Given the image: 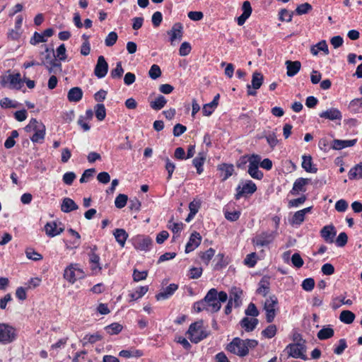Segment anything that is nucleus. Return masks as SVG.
Listing matches in <instances>:
<instances>
[{"label":"nucleus","instance_id":"f257e3e1","mask_svg":"<svg viewBox=\"0 0 362 362\" xmlns=\"http://www.w3.org/2000/svg\"><path fill=\"white\" fill-rule=\"evenodd\" d=\"M296 343L289 344L285 349V351L288 353V356L295 358H302L303 360H307L308 357L305 354L306 352V348L305 346V340L300 338V335L298 334L293 339Z\"/></svg>","mask_w":362,"mask_h":362},{"label":"nucleus","instance_id":"f03ea898","mask_svg":"<svg viewBox=\"0 0 362 362\" xmlns=\"http://www.w3.org/2000/svg\"><path fill=\"white\" fill-rule=\"evenodd\" d=\"M187 333L189 335V339L192 343L197 344L200 341L206 338L210 332L204 327L202 320L195 322L190 325Z\"/></svg>","mask_w":362,"mask_h":362},{"label":"nucleus","instance_id":"7ed1b4c3","mask_svg":"<svg viewBox=\"0 0 362 362\" xmlns=\"http://www.w3.org/2000/svg\"><path fill=\"white\" fill-rule=\"evenodd\" d=\"M16 329L7 323H0V344H8L16 340Z\"/></svg>","mask_w":362,"mask_h":362},{"label":"nucleus","instance_id":"20e7f679","mask_svg":"<svg viewBox=\"0 0 362 362\" xmlns=\"http://www.w3.org/2000/svg\"><path fill=\"white\" fill-rule=\"evenodd\" d=\"M85 276V273L78 264H71L68 266L64 273L66 280L74 284L76 280L81 279Z\"/></svg>","mask_w":362,"mask_h":362},{"label":"nucleus","instance_id":"39448f33","mask_svg":"<svg viewBox=\"0 0 362 362\" xmlns=\"http://www.w3.org/2000/svg\"><path fill=\"white\" fill-rule=\"evenodd\" d=\"M0 83L3 87L19 90L21 88L23 79L21 78L19 73L15 74H9L1 76Z\"/></svg>","mask_w":362,"mask_h":362},{"label":"nucleus","instance_id":"423d86ee","mask_svg":"<svg viewBox=\"0 0 362 362\" xmlns=\"http://www.w3.org/2000/svg\"><path fill=\"white\" fill-rule=\"evenodd\" d=\"M226 349L241 357L248 354V349H247L245 342L243 339L238 337L234 338L232 341L228 344Z\"/></svg>","mask_w":362,"mask_h":362},{"label":"nucleus","instance_id":"0eeeda50","mask_svg":"<svg viewBox=\"0 0 362 362\" xmlns=\"http://www.w3.org/2000/svg\"><path fill=\"white\" fill-rule=\"evenodd\" d=\"M260 160V156L257 154L251 155L247 159L249 162L248 173L252 178L257 180H261L263 177V173L259 170Z\"/></svg>","mask_w":362,"mask_h":362},{"label":"nucleus","instance_id":"6e6552de","mask_svg":"<svg viewBox=\"0 0 362 362\" xmlns=\"http://www.w3.org/2000/svg\"><path fill=\"white\" fill-rule=\"evenodd\" d=\"M217 294L218 291L216 288H211L204 298L206 305L209 308V312H218L221 308L220 301L217 300Z\"/></svg>","mask_w":362,"mask_h":362},{"label":"nucleus","instance_id":"1a4fd4ad","mask_svg":"<svg viewBox=\"0 0 362 362\" xmlns=\"http://www.w3.org/2000/svg\"><path fill=\"white\" fill-rule=\"evenodd\" d=\"M278 304L277 298L273 295L266 299L264 309L266 311V320L267 322H272L276 316V306Z\"/></svg>","mask_w":362,"mask_h":362},{"label":"nucleus","instance_id":"9d476101","mask_svg":"<svg viewBox=\"0 0 362 362\" xmlns=\"http://www.w3.org/2000/svg\"><path fill=\"white\" fill-rule=\"evenodd\" d=\"M275 238V232H262L252 239V243L255 246H267L272 243Z\"/></svg>","mask_w":362,"mask_h":362},{"label":"nucleus","instance_id":"9b49d317","mask_svg":"<svg viewBox=\"0 0 362 362\" xmlns=\"http://www.w3.org/2000/svg\"><path fill=\"white\" fill-rule=\"evenodd\" d=\"M257 190L256 185L251 180L246 181L243 185H238L236 188V194L235 197L240 199V197L247 194H252Z\"/></svg>","mask_w":362,"mask_h":362},{"label":"nucleus","instance_id":"f8f14e48","mask_svg":"<svg viewBox=\"0 0 362 362\" xmlns=\"http://www.w3.org/2000/svg\"><path fill=\"white\" fill-rule=\"evenodd\" d=\"M168 35H170V41L171 45H175L177 42H180L182 39V25L180 23H175L172 28L168 31Z\"/></svg>","mask_w":362,"mask_h":362},{"label":"nucleus","instance_id":"ddd939ff","mask_svg":"<svg viewBox=\"0 0 362 362\" xmlns=\"http://www.w3.org/2000/svg\"><path fill=\"white\" fill-rule=\"evenodd\" d=\"M108 71V64L103 56H99L94 69V74L98 78L105 77Z\"/></svg>","mask_w":362,"mask_h":362},{"label":"nucleus","instance_id":"4468645a","mask_svg":"<svg viewBox=\"0 0 362 362\" xmlns=\"http://www.w3.org/2000/svg\"><path fill=\"white\" fill-rule=\"evenodd\" d=\"M242 11L243 13L237 18L238 25H243L246 20L251 16L252 8L249 1H245L243 3Z\"/></svg>","mask_w":362,"mask_h":362},{"label":"nucleus","instance_id":"2eb2a0df","mask_svg":"<svg viewBox=\"0 0 362 362\" xmlns=\"http://www.w3.org/2000/svg\"><path fill=\"white\" fill-rule=\"evenodd\" d=\"M152 240L148 237L138 236L134 240V247L141 251H147L150 249Z\"/></svg>","mask_w":362,"mask_h":362},{"label":"nucleus","instance_id":"dca6fc26","mask_svg":"<svg viewBox=\"0 0 362 362\" xmlns=\"http://www.w3.org/2000/svg\"><path fill=\"white\" fill-rule=\"evenodd\" d=\"M321 118L327 119L329 120H341L342 115L339 110L335 107H332L319 114Z\"/></svg>","mask_w":362,"mask_h":362},{"label":"nucleus","instance_id":"f3484780","mask_svg":"<svg viewBox=\"0 0 362 362\" xmlns=\"http://www.w3.org/2000/svg\"><path fill=\"white\" fill-rule=\"evenodd\" d=\"M202 237L197 232L191 234L189 240L185 247V252L189 253L197 248L201 243Z\"/></svg>","mask_w":362,"mask_h":362},{"label":"nucleus","instance_id":"a211bd4d","mask_svg":"<svg viewBox=\"0 0 362 362\" xmlns=\"http://www.w3.org/2000/svg\"><path fill=\"white\" fill-rule=\"evenodd\" d=\"M337 231L332 225H327L324 226L320 230L322 238L329 243H333L334 237L336 235Z\"/></svg>","mask_w":362,"mask_h":362},{"label":"nucleus","instance_id":"6ab92c4d","mask_svg":"<svg viewBox=\"0 0 362 362\" xmlns=\"http://www.w3.org/2000/svg\"><path fill=\"white\" fill-rule=\"evenodd\" d=\"M310 179L308 178L300 177L297 179L293 183L291 194L296 195L299 192H305V186L310 182Z\"/></svg>","mask_w":362,"mask_h":362},{"label":"nucleus","instance_id":"aec40b11","mask_svg":"<svg viewBox=\"0 0 362 362\" xmlns=\"http://www.w3.org/2000/svg\"><path fill=\"white\" fill-rule=\"evenodd\" d=\"M286 66V74L288 77H293L296 75L301 68V63L299 61L287 60L285 62Z\"/></svg>","mask_w":362,"mask_h":362},{"label":"nucleus","instance_id":"412c9836","mask_svg":"<svg viewBox=\"0 0 362 362\" xmlns=\"http://www.w3.org/2000/svg\"><path fill=\"white\" fill-rule=\"evenodd\" d=\"M45 230L48 236L54 237L61 234L64 231V228L62 227L58 228L57 223L52 221L46 223L45 226Z\"/></svg>","mask_w":362,"mask_h":362},{"label":"nucleus","instance_id":"4be33fe9","mask_svg":"<svg viewBox=\"0 0 362 362\" xmlns=\"http://www.w3.org/2000/svg\"><path fill=\"white\" fill-rule=\"evenodd\" d=\"M178 288V285L176 284H170L163 291H160L156 296L158 300H165L170 298Z\"/></svg>","mask_w":362,"mask_h":362},{"label":"nucleus","instance_id":"5701e85b","mask_svg":"<svg viewBox=\"0 0 362 362\" xmlns=\"http://www.w3.org/2000/svg\"><path fill=\"white\" fill-rule=\"evenodd\" d=\"M357 142V139L351 140H339L334 139L332 144V148L334 150H341L346 147L354 146Z\"/></svg>","mask_w":362,"mask_h":362},{"label":"nucleus","instance_id":"b1692460","mask_svg":"<svg viewBox=\"0 0 362 362\" xmlns=\"http://www.w3.org/2000/svg\"><path fill=\"white\" fill-rule=\"evenodd\" d=\"M90 252L88 253L89 262L91 264V269L95 271L98 269V271L101 270V267L100 266V257L95 252L97 250V247L94 245L90 248Z\"/></svg>","mask_w":362,"mask_h":362},{"label":"nucleus","instance_id":"393cba45","mask_svg":"<svg viewBox=\"0 0 362 362\" xmlns=\"http://www.w3.org/2000/svg\"><path fill=\"white\" fill-rule=\"evenodd\" d=\"M311 211V207H307V208H305L302 210H300V211H296L291 220L290 221L292 225H300L301 224L304 219H305V216L306 214L309 213L310 211Z\"/></svg>","mask_w":362,"mask_h":362},{"label":"nucleus","instance_id":"a878e982","mask_svg":"<svg viewBox=\"0 0 362 362\" xmlns=\"http://www.w3.org/2000/svg\"><path fill=\"white\" fill-rule=\"evenodd\" d=\"M78 209V206L75 203V202L69 197H65L62 199V202L61 204V210L64 213H69L72 211L77 210Z\"/></svg>","mask_w":362,"mask_h":362},{"label":"nucleus","instance_id":"bb28decb","mask_svg":"<svg viewBox=\"0 0 362 362\" xmlns=\"http://www.w3.org/2000/svg\"><path fill=\"white\" fill-rule=\"evenodd\" d=\"M243 295V291L240 288L233 287L230 291V299L231 303H234L235 307L240 305L242 300L241 296Z\"/></svg>","mask_w":362,"mask_h":362},{"label":"nucleus","instance_id":"cd10ccee","mask_svg":"<svg viewBox=\"0 0 362 362\" xmlns=\"http://www.w3.org/2000/svg\"><path fill=\"white\" fill-rule=\"evenodd\" d=\"M259 322L257 318H248L245 317L240 321V325L246 332H252L255 329Z\"/></svg>","mask_w":362,"mask_h":362},{"label":"nucleus","instance_id":"c85d7f7f","mask_svg":"<svg viewBox=\"0 0 362 362\" xmlns=\"http://www.w3.org/2000/svg\"><path fill=\"white\" fill-rule=\"evenodd\" d=\"M218 170L221 172V176L223 181L226 180L234 172V168L232 164H221L218 166Z\"/></svg>","mask_w":362,"mask_h":362},{"label":"nucleus","instance_id":"c756f323","mask_svg":"<svg viewBox=\"0 0 362 362\" xmlns=\"http://www.w3.org/2000/svg\"><path fill=\"white\" fill-rule=\"evenodd\" d=\"M40 64L44 66L48 64L49 61H52L56 59L54 50L49 49L46 45H45V51L40 52Z\"/></svg>","mask_w":362,"mask_h":362},{"label":"nucleus","instance_id":"7c9ffc66","mask_svg":"<svg viewBox=\"0 0 362 362\" xmlns=\"http://www.w3.org/2000/svg\"><path fill=\"white\" fill-rule=\"evenodd\" d=\"M113 235L115 236L116 241L122 247L124 246L126 240L129 237L128 233L122 228L115 229L113 232Z\"/></svg>","mask_w":362,"mask_h":362},{"label":"nucleus","instance_id":"2f4dec72","mask_svg":"<svg viewBox=\"0 0 362 362\" xmlns=\"http://www.w3.org/2000/svg\"><path fill=\"white\" fill-rule=\"evenodd\" d=\"M205 160H206V153L204 152H199L198 153V155L192 160L193 165L196 168L197 173L199 175L204 170L202 166H203Z\"/></svg>","mask_w":362,"mask_h":362},{"label":"nucleus","instance_id":"473e14b6","mask_svg":"<svg viewBox=\"0 0 362 362\" xmlns=\"http://www.w3.org/2000/svg\"><path fill=\"white\" fill-rule=\"evenodd\" d=\"M35 134L31 137V141L34 143H38L44 139L45 134V127L40 122L35 129Z\"/></svg>","mask_w":362,"mask_h":362},{"label":"nucleus","instance_id":"72a5a7b5","mask_svg":"<svg viewBox=\"0 0 362 362\" xmlns=\"http://www.w3.org/2000/svg\"><path fill=\"white\" fill-rule=\"evenodd\" d=\"M49 74H58L62 71V64L57 59L49 61L48 64L45 65Z\"/></svg>","mask_w":362,"mask_h":362},{"label":"nucleus","instance_id":"f704fd0d","mask_svg":"<svg viewBox=\"0 0 362 362\" xmlns=\"http://www.w3.org/2000/svg\"><path fill=\"white\" fill-rule=\"evenodd\" d=\"M83 97V91L78 87L71 88L67 94V98L70 102H78Z\"/></svg>","mask_w":362,"mask_h":362},{"label":"nucleus","instance_id":"c9c22d12","mask_svg":"<svg viewBox=\"0 0 362 362\" xmlns=\"http://www.w3.org/2000/svg\"><path fill=\"white\" fill-rule=\"evenodd\" d=\"M319 51H322L326 55L329 54L328 46L325 40L319 42L310 48V52L315 56L318 54Z\"/></svg>","mask_w":362,"mask_h":362},{"label":"nucleus","instance_id":"e433bc0d","mask_svg":"<svg viewBox=\"0 0 362 362\" xmlns=\"http://www.w3.org/2000/svg\"><path fill=\"white\" fill-rule=\"evenodd\" d=\"M348 175L350 180L362 179V162L351 168Z\"/></svg>","mask_w":362,"mask_h":362},{"label":"nucleus","instance_id":"4c0bfd02","mask_svg":"<svg viewBox=\"0 0 362 362\" xmlns=\"http://www.w3.org/2000/svg\"><path fill=\"white\" fill-rule=\"evenodd\" d=\"M167 103V100L163 95H160L155 100L150 103V107L154 110L162 109Z\"/></svg>","mask_w":362,"mask_h":362},{"label":"nucleus","instance_id":"58836bf2","mask_svg":"<svg viewBox=\"0 0 362 362\" xmlns=\"http://www.w3.org/2000/svg\"><path fill=\"white\" fill-rule=\"evenodd\" d=\"M269 292V281L263 278L259 283V287L257 290V293L262 296L265 297Z\"/></svg>","mask_w":362,"mask_h":362},{"label":"nucleus","instance_id":"ea45409f","mask_svg":"<svg viewBox=\"0 0 362 362\" xmlns=\"http://www.w3.org/2000/svg\"><path fill=\"white\" fill-rule=\"evenodd\" d=\"M263 80V75L259 72L255 71L252 74V84L250 86L253 89L257 90L262 85Z\"/></svg>","mask_w":362,"mask_h":362},{"label":"nucleus","instance_id":"a19ab883","mask_svg":"<svg viewBox=\"0 0 362 362\" xmlns=\"http://www.w3.org/2000/svg\"><path fill=\"white\" fill-rule=\"evenodd\" d=\"M302 168L308 173H316L317 168L312 167V158L310 156H303Z\"/></svg>","mask_w":362,"mask_h":362},{"label":"nucleus","instance_id":"79ce46f5","mask_svg":"<svg viewBox=\"0 0 362 362\" xmlns=\"http://www.w3.org/2000/svg\"><path fill=\"white\" fill-rule=\"evenodd\" d=\"M355 319V315L350 310H343L339 315V320L346 324H351Z\"/></svg>","mask_w":362,"mask_h":362},{"label":"nucleus","instance_id":"37998d69","mask_svg":"<svg viewBox=\"0 0 362 362\" xmlns=\"http://www.w3.org/2000/svg\"><path fill=\"white\" fill-rule=\"evenodd\" d=\"M334 329L331 327H323L317 332V338L320 340L329 339L334 336Z\"/></svg>","mask_w":362,"mask_h":362},{"label":"nucleus","instance_id":"c03bdc74","mask_svg":"<svg viewBox=\"0 0 362 362\" xmlns=\"http://www.w3.org/2000/svg\"><path fill=\"white\" fill-rule=\"evenodd\" d=\"M102 337L98 333L93 334H86L82 339L83 345L86 346L87 344H94L98 341L101 340Z\"/></svg>","mask_w":362,"mask_h":362},{"label":"nucleus","instance_id":"a18cd8bd","mask_svg":"<svg viewBox=\"0 0 362 362\" xmlns=\"http://www.w3.org/2000/svg\"><path fill=\"white\" fill-rule=\"evenodd\" d=\"M95 117L99 121H103L106 116V110L105 105L98 103L95 106Z\"/></svg>","mask_w":362,"mask_h":362},{"label":"nucleus","instance_id":"49530a36","mask_svg":"<svg viewBox=\"0 0 362 362\" xmlns=\"http://www.w3.org/2000/svg\"><path fill=\"white\" fill-rule=\"evenodd\" d=\"M276 326L274 325H270L262 332V334L265 338L272 339L276 335Z\"/></svg>","mask_w":362,"mask_h":362},{"label":"nucleus","instance_id":"de8ad7c7","mask_svg":"<svg viewBox=\"0 0 362 362\" xmlns=\"http://www.w3.org/2000/svg\"><path fill=\"white\" fill-rule=\"evenodd\" d=\"M215 250L213 248H209L204 252H202L200 254V257L203 262L208 265L210 260L212 259V257L214 256Z\"/></svg>","mask_w":362,"mask_h":362},{"label":"nucleus","instance_id":"09e8293b","mask_svg":"<svg viewBox=\"0 0 362 362\" xmlns=\"http://www.w3.org/2000/svg\"><path fill=\"white\" fill-rule=\"evenodd\" d=\"M128 197L124 194H119L115 200V206L118 209H122L127 204Z\"/></svg>","mask_w":362,"mask_h":362},{"label":"nucleus","instance_id":"8fccbe9b","mask_svg":"<svg viewBox=\"0 0 362 362\" xmlns=\"http://www.w3.org/2000/svg\"><path fill=\"white\" fill-rule=\"evenodd\" d=\"M124 73V69L122 66V62H119L116 64V67L110 72V76L112 78H120Z\"/></svg>","mask_w":362,"mask_h":362},{"label":"nucleus","instance_id":"3c124183","mask_svg":"<svg viewBox=\"0 0 362 362\" xmlns=\"http://www.w3.org/2000/svg\"><path fill=\"white\" fill-rule=\"evenodd\" d=\"M148 290V286H141L134 293L130 294L132 300H137L144 296Z\"/></svg>","mask_w":362,"mask_h":362},{"label":"nucleus","instance_id":"603ef678","mask_svg":"<svg viewBox=\"0 0 362 362\" xmlns=\"http://www.w3.org/2000/svg\"><path fill=\"white\" fill-rule=\"evenodd\" d=\"M105 329L110 334H117L122 331V326L119 323H112L106 326Z\"/></svg>","mask_w":362,"mask_h":362},{"label":"nucleus","instance_id":"864d4df0","mask_svg":"<svg viewBox=\"0 0 362 362\" xmlns=\"http://www.w3.org/2000/svg\"><path fill=\"white\" fill-rule=\"evenodd\" d=\"M0 106L2 108H16L18 107V103L8 98H4L0 100Z\"/></svg>","mask_w":362,"mask_h":362},{"label":"nucleus","instance_id":"5fc2aeb1","mask_svg":"<svg viewBox=\"0 0 362 362\" xmlns=\"http://www.w3.org/2000/svg\"><path fill=\"white\" fill-rule=\"evenodd\" d=\"M312 8L313 7L309 3H304L298 6L297 8H296L295 12L298 15H303L310 11Z\"/></svg>","mask_w":362,"mask_h":362},{"label":"nucleus","instance_id":"6e6d98bb","mask_svg":"<svg viewBox=\"0 0 362 362\" xmlns=\"http://www.w3.org/2000/svg\"><path fill=\"white\" fill-rule=\"evenodd\" d=\"M168 228L173 231L174 234H178L182 230V223H174L172 220L168 221Z\"/></svg>","mask_w":362,"mask_h":362},{"label":"nucleus","instance_id":"4d7b16f0","mask_svg":"<svg viewBox=\"0 0 362 362\" xmlns=\"http://www.w3.org/2000/svg\"><path fill=\"white\" fill-rule=\"evenodd\" d=\"M117 38H118V36H117V34L112 31V32H110L107 36L106 37V38L105 39V44L107 47H112L113 46L117 40Z\"/></svg>","mask_w":362,"mask_h":362},{"label":"nucleus","instance_id":"13d9d810","mask_svg":"<svg viewBox=\"0 0 362 362\" xmlns=\"http://www.w3.org/2000/svg\"><path fill=\"white\" fill-rule=\"evenodd\" d=\"M47 42V39L45 38L42 34H40L37 32H35L33 36L30 40V43L32 45H35L40 42Z\"/></svg>","mask_w":362,"mask_h":362},{"label":"nucleus","instance_id":"bf43d9fd","mask_svg":"<svg viewBox=\"0 0 362 362\" xmlns=\"http://www.w3.org/2000/svg\"><path fill=\"white\" fill-rule=\"evenodd\" d=\"M268 144L271 148H274L278 144L276 134L274 132H269L264 135Z\"/></svg>","mask_w":362,"mask_h":362},{"label":"nucleus","instance_id":"052dcab7","mask_svg":"<svg viewBox=\"0 0 362 362\" xmlns=\"http://www.w3.org/2000/svg\"><path fill=\"white\" fill-rule=\"evenodd\" d=\"M245 313L246 315L254 317L253 318H255L256 317H257L259 313L256 305L253 303H250L248 305Z\"/></svg>","mask_w":362,"mask_h":362},{"label":"nucleus","instance_id":"680f3d73","mask_svg":"<svg viewBox=\"0 0 362 362\" xmlns=\"http://www.w3.org/2000/svg\"><path fill=\"white\" fill-rule=\"evenodd\" d=\"M293 12H289L287 9H281L279 12V19L281 21H286V22H291L292 21Z\"/></svg>","mask_w":362,"mask_h":362},{"label":"nucleus","instance_id":"e2e57ef3","mask_svg":"<svg viewBox=\"0 0 362 362\" xmlns=\"http://www.w3.org/2000/svg\"><path fill=\"white\" fill-rule=\"evenodd\" d=\"M148 75L152 79H156L160 77L161 75V70L159 66L156 64L152 65L148 71Z\"/></svg>","mask_w":362,"mask_h":362},{"label":"nucleus","instance_id":"0e129e2a","mask_svg":"<svg viewBox=\"0 0 362 362\" xmlns=\"http://www.w3.org/2000/svg\"><path fill=\"white\" fill-rule=\"evenodd\" d=\"M291 262L296 268H300L304 264V261L298 253H294L291 257Z\"/></svg>","mask_w":362,"mask_h":362},{"label":"nucleus","instance_id":"69168bd1","mask_svg":"<svg viewBox=\"0 0 362 362\" xmlns=\"http://www.w3.org/2000/svg\"><path fill=\"white\" fill-rule=\"evenodd\" d=\"M66 47L64 44L59 45L56 50V58H59V61H65L66 59Z\"/></svg>","mask_w":362,"mask_h":362},{"label":"nucleus","instance_id":"338daca9","mask_svg":"<svg viewBox=\"0 0 362 362\" xmlns=\"http://www.w3.org/2000/svg\"><path fill=\"white\" fill-rule=\"evenodd\" d=\"M26 257L30 259H33L34 261L40 260L42 259V255L39 254L38 252H35L31 248H28L25 251Z\"/></svg>","mask_w":362,"mask_h":362},{"label":"nucleus","instance_id":"774afa93","mask_svg":"<svg viewBox=\"0 0 362 362\" xmlns=\"http://www.w3.org/2000/svg\"><path fill=\"white\" fill-rule=\"evenodd\" d=\"M314 286L315 281L313 278L305 279L302 283V287L306 291H311Z\"/></svg>","mask_w":362,"mask_h":362}]
</instances>
